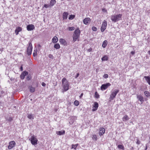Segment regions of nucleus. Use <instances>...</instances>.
<instances>
[{"instance_id": "nucleus-56", "label": "nucleus", "mask_w": 150, "mask_h": 150, "mask_svg": "<svg viewBox=\"0 0 150 150\" xmlns=\"http://www.w3.org/2000/svg\"><path fill=\"white\" fill-rule=\"evenodd\" d=\"M2 103L0 101V106H2Z\"/></svg>"}, {"instance_id": "nucleus-15", "label": "nucleus", "mask_w": 150, "mask_h": 150, "mask_svg": "<svg viewBox=\"0 0 150 150\" xmlns=\"http://www.w3.org/2000/svg\"><path fill=\"white\" fill-rule=\"evenodd\" d=\"M22 28L20 27H18L16 28L15 30V32L16 35H18L19 32L22 30Z\"/></svg>"}, {"instance_id": "nucleus-48", "label": "nucleus", "mask_w": 150, "mask_h": 150, "mask_svg": "<svg viewBox=\"0 0 150 150\" xmlns=\"http://www.w3.org/2000/svg\"><path fill=\"white\" fill-rule=\"evenodd\" d=\"M102 10L104 12H106L107 11V10L105 8H103Z\"/></svg>"}, {"instance_id": "nucleus-53", "label": "nucleus", "mask_w": 150, "mask_h": 150, "mask_svg": "<svg viewBox=\"0 0 150 150\" xmlns=\"http://www.w3.org/2000/svg\"><path fill=\"white\" fill-rule=\"evenodd\" d=\"M140 142H141L140 141H137L136 143L138 144H140Z\"/></svg>"}, {"instance_id": "nucleus-44", "label": "nucleus", "mask_w": 150, "mask_h": 150, "mask_svg": "<svg viewBox=\"0 0 150 150\" xmlns=\"http://www.w3.org/2000/svg\"><path fill=\"white\" fill-rule=\"evenodd\" d=\"M108 75L107 74H105L103 76V77L104 78L107 79L108 78Z\"/></svg>"}, {"instance_id": "nucleus-22", "label": "nucleus", "mask_w": 150, "mask_h": 150, "mask_svg": "<svg viewBox=\"0 0 150 150\" xmlns=\"http://www.w3.org/2000/svg\"><path fill=\"white\" fill-rule=\"evenodd\" d=\"M108 44V42L106 40H104L102 44V47L104 48H105Z\"/></svg>"}, {"instance_id": "nucleus-37", "label": "nucleus", "mask_w": 150, "mask_h": 150, "mask_svg": "<svg viewBox=\"0 0 150 150\" xmlns=\"http://www.w3.org/2000/svg\"><path fill=\"white\" fill-rule=\"evenodd\" d=\"M78 145V144H72V148L76 149Z\"/></svg>"}, {"instance_id": "nucleus-59", "label": "nucleus", "mask_w": 150, "mask_h": 150, "mask_svg": "<svg viewBox=\"0 0 150 150\" xmlns=\"http://www.w3.org/2000/svg\"><path fill=\"white\" fill-rule=\"evenodd\" d=\"M36 86L37 87V86H38V83H36Z\"/></svg>"}, {"instance_id": "nucleus-32", "label": "nucleus", "mask_w": 150, "mask_h": 150, "mask_svg": "<svg viewBox=\"0 0 150 150\" xmlns=\"http://www.w3.org/2000/svg\"><path fill=\"white\" fill-rule=\"evenodd\" d=\"M75 16L74 15H71L69 16L68 18L70 20H72L75 17Z\"/></svg>"}, {"instance_id": "nucleus-52", "label": "nucleus", "mask_w": 150, "mask_h": 150, "mask_svg": "<svg viewBox=\"0 0 150 150\" xmlns=\"http://www.w3.org/2000/svg\"><path fill=\"white\" fill-rule=\"evenodd\" d=\"M20 70L21 71H23V67L22 66H21L20 67Z\"/></svg>"}, {"instance_id": "nucleus-17", "label": "nucleus", "mask_w": 150, "mask_h": 150, "mask_svg": "<svg viewBox=\"0 0 150 150\" xmlns=\"http://www.w3.org/2000/svg\"><path fill=\"white\" fill-rule=\"evenodd\" d=\"M137 98L138 100L141 102H143L144 101V97L141 95H137Z\"/></svg>"}, {"instance_id": "nucleus-40", "label": "nucleus", "mask_w": 150, "mask_h": 150, "mask_svg": "<svg viewBox=\"0 0 150 150\" xmlns=\"http://www.w3.org/2000/svg\"><path fill=\"white\" fill-rule=\"evenodd\" d=\"M38 141H31V144L34 145H35L38 144Z\"/></svg>"}, {"instance_id": "nucleus-47", "label": "nucleus", "mask_w": 150, "mask_h": 150, "mask_svg": "<svg viewBox=\"0 0 150 150\" xmlns=\"http://www.w3.org/2000/svg\"><path fill=\"white\" fill-rule=\"evenodd\" d=\"M12 120V118L11 117H9L8 119V120L9 122H11Z\"/></svg>"}, {"instance_id": "nucleus-11", "label": "nucleus", "mask_w": 150, "mask_h": 150, "mask_svg": "<svg viewBox=\"0 0 150 150\" xmlns=\"http://www.w3.org/2000/svg\"><path fill=\"white\" fill-rule=\"evenodd\" d=\"M98 107V103L95 102L94 103V105L93 106V108L92 109V111H96Z\"/></svg>"}, {"instance_id": "nucleus-42", "label": "nucleus", "mask_w": 150, "mask_h": 150, "mask_svg": "<svg viewBox=\"0 0 150 150\" xmlns=\"http://www.w3.org/2000/svg\"><path fill=\"white\" fill-rule=\"evenodd\" d=\"M50 7V6L49 4H45L44 5V6H43L44 7H45V8H47Z\"/></svg>"}, {"instance_id": "nucleus-14", "label": "nucleus", "mask_w": 150, "mask_h": 150, "mask_svg": "<svg viewBox=\"0 0 150 150\" xmlns=\"http://www.w3.org/2000/svg\"><path fill=\"white\" fill-rule=\"evenodd\" d=\"M65 133V131L64 130H62L60 131H56V134L59 135H64Z\"/></svg>"}, {"instance_id": "nucleus-54", "label": "nucleus", "mask_w": 150, "mask_h": 150, "mask_svg": "<svg viewBox=\"0 0 150 150\" xmlns=\"http://www.w3.org/2000/svg\"><path fill=\"white\" fill-rule=\"evenodd\" d=\"M131 53L132 54V55H133L134 54V51H131Z\"/></svg>"}, {"instance_id": "nucleus-46", "label": "nucleus", "mask_w": 150, "mask_h": 150, "mask_svg": "<svg viewBox=\"0 0 150 150\" xmlns=\"http://www.w3.org/2000/svg\"><path fill=\"white\" fill-rule=\"evenodd\" d=\"M92 48H90L89 49H88L87 50V52H91L92 51Z\"/></svg>"}, {"instance_id": "nucleus-25", "label": "nucleus", "mask_w": 150, "mask_h": 150, "mask_svg": "<svg viewBox=\"0 0 150 150\" xmlns=\"http://www.w3.org/2000/svg\"><path fill=\"white\" fill-rule=\"evenodd\" d=\"M108 59V57L106 55H105L101 58V60L103 61H107Z\"/></svg>"}, {"instance_id": "nucleus-24", "label": "nucleus", "mask_w": 150, "mask_h": 150, "mask_svg": "<svg viewBox=\"0 0 150 150\" xmlns=\"http://www.w3.org/2000/svg\"><path fill=\"white\" fill-rule=\"evenodd\" d=\"M27 117L28 118L31 120H33L34 119L33 115L32 114H28Z\"/></svg>"}, {"instance_id": "nucleus-2", "label": "nucleus", "mask_w": 150, "mask_h": 150, "mask_svg": "<svg viewBox=\"0 0 150 150\" xmlns=\"http://www.w3.org/2000/svg\"><path fill=\"white\" fill-rule=\"evenodd\" d=\"M122 15V14L112 15L111 16V19L113 22H116L120 20H121Z\"/></svg>"}, {"instance_id": "nucleus-39", "label": "nucleus", "mask_w": 150, "mask_h": 150, "mask_svg": "<svg viewBox=\"0 0 150 150\" xmlns=\"http://www.w3.org/2000/svg\"><path fill=\"white\" fill-rule=\"evenodd\" d=\"M31 76L29 75L27 76L26 79L28 81H29L31 79Z\"/></svg>"}, {"instance_id": "nucleus-20", "label": "nucleus", "mask_w": 150, "mask_h": 150, "mask_svg": "<svg viewBox=\"0 0 150 150\" xmlns=\"http://www.w3.org/2000/svg\"><path fill=\"white\" fill-rule=\"evenodd\" d=\"M58 41V39L57 37L54 36L52 40V42L53 43H56Z\"/></svg>"}, {"instance_id": "nucleus-29", "label": "nucleus", "mask_w": 150, "mask_h": 150, "mask_svg": "<svg viewBox=\"0 0 150 150\" xmlns=\"http://www.w3.org/2000/svg\"><path fill=\"white\" fill-rule=\"evenodd\" d=\"M54 47L57 49H59L60 47V46L59 44V43H57L55 44L54 45Z\"/></svg>"}, {"instance_id": "nucleus-12", "label": "nucleus", "mask_w": 150, "mask_h": 150, "mask_svg": "<svg viewBox=\"0 0 150 150\" xmlns=\"http://www.w3.org/2000/svg\"><path fill=\"white\" fill-rule=\"evenodd\" d=\"M91 19L89 18H85L83 21V23L86 25H87L89 22H90Z\"/></svg>"}, {"instance_id": "nucleus-34", "label": "nucleus", "mask_w": 150, "mask_h": 150, "mask_svg": "<svg viewBox=\"0 0 150 150\" xmlns=\"http://www.w3.org/2000/svg\"><path fill=\"white\" fill-rule=\"evenodd\" d=\"M118 147L119 149H122V150H124V148L123 145H118Z\"/></svg>"}, {"instance_id": "nucleus-21", "label": "nucleus", "mask_w": 150, "mask_h": 150, "mask_svg": "<svg viewBox=\"0 0 150 150\" xmlns=\"http://www.w3.org/2000/svg\"><path fill=\"white\" fill-rule=\"evenodd\" d=\"M56 2L55 0H51L49 4L50 7L53 6Z\"/></svg>"}, {"instance_id": "nucleus-55", "label": "nucleus", "mask_w": 150, "mask_h": 150, "mask_svg": "<svg viewBox=\"0 0 150 150\" xmlns=\"http://www.w3.org/2000/svg\"><path fill=\"white\" fill-rule=\"evenodd\" d=\"M83 93H81L80 95V98H81V97H82L83 96Z\"/></svg>"}, {"instance_id": "nucleus-13", "label": "nucleus", "mask_w": 150, "mask_h": 150, "mask_svg": "<svg viewBox=\"0 0 150 150\" xmlns=\"http://www.w3.org/2000/svg\"><path fill=\"white\" fill-rule=\"evenodd\" d=\"M105 129L103 127H101L100 128L99 132V134L101 136L105 133Z\"/></svg>"}, {"instance_id": "nucleus-43", "label": "nucleus", "mask_w": 150, "mask_h": 150, "mask_svg": "<svg viewBox=\"0 0 150 150\" xmlns=\"http://www.w3.org/2000/svg\"><path fill=\"white\" fill-rule=\"evenodd\" d=\"M92 30L93 31H96L97 30V28L95 26H93L92 28Z\"/></svg>"}, {"instance_id": "nucleus-27", "label": "nucleus", "mask_w": 150, "mask_h": 150, "mask_svg": "<svg viewBox=\"0 0 150 150\" xmlns=\"http://www.w3.org/2000/svg\"><path fill=\"white\" fill-rule=\"evenodd\" d=\"M79 37V36L73 35V41L74 42H75L78 39Z\"/></svg>"}, {"instance_id": "nucleus-18", "label": "nucleus", "mask_w": 150, "mask_h": 150, "mask_svg": "<svg viewBox=\"0 0 150 150\" xmlns=\"http://www.w3.org/2000/svg\"><path fill=\"white\" fill-rule=\"evenodd\" d=\"M68 13L67 12H64L62 14V18L63 19H66L67 18Z\"/></svg>"}, {"instance_id": "nucleus-1", "label": "nucleus", "mask_w": 150, "mask_h": 150, "mask_svg": "<svg viewBox=\"0 0 150 150\" xmlns=\"http://www.w3.org/2000/svg\"><path fill=\"white\" fill-rule=\"evenodd\" d=\"M63 87L65 91H67L69 89V82L66 78H64L62 79Z\"/></svg>"}, {"instance_id": "nucleus-26", "label": "nucleus", "mask_w": 150, "mask_h": 150, "mask_svg": "<svg viewBox=\"0 0 150 150\" xmlns=\"http://www.w3.org/2000/svg\"><path fill=\"white\" fill-rule=\"evenodd\" d=\"M144 95L147 97H149L150 96V94L149 93L148 91H145L144 92Z\"/></svg>"}, {"instance_id": "nucleus-45", "label": "nucleus", "mask_w": 150, "mask_h": 150, "mask_svg": "<svg viewBox=\"0 0 150 150\" xmlns=\"http://www.w3.org/2000/svg\"><path fill=\"white\" fill-rule=\"evenodd\" d=\"M48 57H49V58L52 59H53V56L51 54H50L49 55Z\"/></svg>"}, {"instance_id": "nucleus-51", "label": "nucleus", "mask_w": 150, "mask_h": 150, "mask_svg": "<svg viewBox=\"0 0 150 150\" xmlns=\"http://www.w3.org/2000/svg\"><path fill=\"white\" fill-rule=\"evenodd\" d=\"M148 144H147L146 145V148H145V150H146L148 148Z\"/></svg>"}, {"instance_id": "nucleus-41", "label": "nucleus", "mask_w": 150, "mask_h": 150, "mask_svg": "<svg viewBox=\"0 0 150 150\" xmlns=\"http://www.w3.org/2000/svg\"><path fill=\"white\" fill-rule=\"evenodd\" d=\"M93 140H97V136L96 135H93L92 137Z\"/></svg>"}, {"instance_id": "nucleus-36", "label": "nucleus", "mask_w": 150, "mask_h": 150, "mask_svg": "<svg viewBox=\"0 0 150 150\" xmlns=\"http://www.w3.org/2000/svg\"><path fill=\"white\" fill-rule=\"evenodd\" d=\"M74 104L75 105L77 106L79 105V102L78 100H76L74 102Z\"/></svg>"}, {"instance_id": "nucleus-16", "label": "nucleus", "mask_w": 150, "mask_h": 150, "mask_svg": "<svg viewBox=\"0 0 150 150\" xmlns=\"http://www.w3.org/2000/svg\"><path fill=\"white\" fill-rule=\"evenodd\" d=\"M59 42L61 44L65 45L67 44L66 41L64 39L61 38L59 40Z\"/></svg>"}, {"instance_id": "nucleus-50", "label": "nucleus", "mask_w": 150, "mask_h": 150, "mask_svg": "<svg viewBox=\"0 0 150 150\" xmlns=\"http://www.w3.org/2000/svg\"><path fill=\"white\" fill-rule=\"evenodd\" d=\"M42 85L43 86H45L46 85V84L45 83L43 82L42 83Z\"/></svg>"}, {"instance_id": "nucleus-49", "label": "nucleus", "mask_w": 150, "mask_h": 150, "mask_svg": "<svg viewBox=\"0 0 150 150\" xmlns=\"http://www.w3.org/2000/svg\"><path fill=\"white\" fill-rule=\"evenodd\" d=\"M79 73H78L76 75L75 77V78H77L79 76Z\"/></svg>"}, {"instance_id": "nucleus-58", "label": "nucleus", "mask_w": 150, "mask_h": 150, "mask_svg": "<svg viewBox=\"0 0 150 150\" xmlns=\"http://www.w3.org/2000/svg\"><path fill=\"white\" fill-rule=\"evenodd\" d=\"M38 46L39 47H41V45H38Z\"/></svg>"}, {"instance_id": "nucleus-7", "label": "nucleus", "mask_w": 150, "mask_h": 150, "mask_svg": "<svg viewBox=\"0 0 150 150\" xmlns=\"http://www.w3.org/2000/svg\"><path fill=\"white\" fill-rule=\"evenodd\" d=\"M15 144L16 143L15 141H10L9 143L8 148L9 149H11L15 146Z\"/></svg>"}, {"instance_id": "nucleus-57", "label": "nucleus", "mask_w": 150, "mask_h": 150, "mask_svg": "<svg viewBox=\"0 0 150 150\" xmlns=\"http://www.w3.org/2000/svg\"><path fill=\"white\" fill-rule=\"evenodd\" d=\"M149 54L150 57V50H149L148 52Z\"/></svg>"}, {"instance_id": "nucleus-28", "label": "nucleus", "mask_w": 150, "mask_h": 150, "mask_svg": "<svg viewBox=\"0 0 150 150\" xmlns=\"http://www.w3.org/2000/svg\"><path fill=\"white\" fill-rule=\"evenodd\" d=\"M129 119V118L127 115H125V116L123 118V121H126L128 120Z\"/></svg>"}, {"instance_id": "nucleus-5", "label": "nucleus", "mask_w": 150, "mask_h": 150, "mask_svg": "<svg viewBox=\"0 0 150 150\" xmlns=\"http://www.w3.org/2000/svg\"><path fill=\"white\" fill-rule=\"evenodd\" d=\"M107 25V22L105 20H104L103 22L101 27V31L102 32H103L106 29Z\"/></svg>"}, {"instance_id": "nucleus-4", "label": "nucleus", "mask_w": 150, "mask_h": 150, "mask_svg": "<svg viewBox=\"0 0 150 150\" xmlns=\"http://www.w3.org/2000/svg\"><path fill=\"white\" fill-rule=\"evenodd\" d=\"M32 48V43L30 42H29L27 50V53L28 55H30L31 54Z\"/></svg>"}, {"instance_id": "nucleus-8", "label": "nucleus", "mask_w": 150, "mask_h": 150, "mask_svg": "<svg viewBox=\"0 0 150 150\" xmlns=\"http://www.w3.org/2000/svg\"><path fill=\"white\" fill-rule=\"evenodd\" d=\"M28 72L26 71H24L22 72L20 75V78L21 79H23L25 78V76L28 75Z\"/></svg>"}, {"instance_id": "nucleus-23", "label": "nucleus", "mask_w": 150, "mask_h": 150, "mask_svg": "<svg viewBox=\"0 0 150 150\" xmlns=\"http://www.w3.org/2000/svg\"><path fill=\"white\" fill-rule=\"evenodd\" d=\"M30 88V91L31 93H33L35 92V88L33 87L32 86L29 87Z\"/></svg>"}, {"instance_id": "nucleus-38", "label": "nucleus", "mask_w": 150, "mask_h": 150, "mask_svg": "<svg viewBox=\"0 0 150 150\" xmlns=\"http://www.w3.org/2000/svg\"><path fill=\"white\" fill-rule=\"evenodd\" d=\"M68 30L69 31H72L74 30L75 28L74 27H69L68 28Z\"/></svg>"}, {"instance_id": "nucleus-35", "label": "nucleus", "mask_w": 150, "mask_h": 150, "mask_svg": "<svg viewBox=\"0 0 150 150\" xmlns=\"http://www.w3.org/2000/svg\"><path fill=\"white\" fill-rule=\"evenodd\" d=\"M4 96V92L1 91L0 93V97H3Z\"/></svg>"}, {"instance_id": "nucleus-10", "label": "nucleus", "mask_w": 150, "mask_h": 150, "mask_svg": "<svg viewBox=\"0 0 150 150\" xmlns=\"http://www.w3.org/2000/svg\"><path fill=\"white\" fill-rule=\"evenodd\" d=\"M80 33V31L79 28H77L74 31L73 35L79 36Z\"/></svg>"}, {"instance_id": "nucleus-30", "label": "nucleus", "mask_w": 150, "mask_h": 150, "mask_svg": "<svg viewBox=\"0 0 150 150\" xmlns=\"http://www.w3.org/2000/svg\"><path fill=\"white\" fill-rule=\"evenodd\" d=\"M31 139V140L30 141H38L37 139H36V138L34 136V135H33L31 136L30 139H29V140H30Z\"/></svg>"}, {"instance_id": "nucleus-19", "label": "nucleus", "mask_w": 150, "mask_h": 150, "mask_svg": "<svg viewBox=\"0 0 150 150\" xmlns=\"http://www.w3.org/2000/svg\"><path fill=\"white\" fill-rule=\"evenodd\" d=\"M144 78L149 85H150V77L149 76H144Z\"/></svg>"}, {"instance_id": "nucleus-33", "label": "nucleus", "mask_w": 150, "mask_h": 150, "mask_svg": "<svg viewBox=\"0 0 150 150\" xmlns=\"http://www.w3.org/2000/svg\"><path fill=\"white\" fill-rule=\"evenodd\" d=\"M95 97L97 98H98L100 97V96L97 91L95 93Z\"/></svg>"}, {"instance_id": "nucleus-3", "label": "nucleus", "mask_w": 150, "mask_h": 150, "mask_svg": "<svg viewBox=\"0 0 150 150\" xmlns=\"http://www.w3.org/2000/svg\"><path fill=\"white\" fill-rule=\"evenodd\" d=\"M119 92L118 89H115L113 91L110 95V100H112L114 98H115L117 94Z\"/></svg>"}, {"instance_id": "nucleus-31", "label": "nucleus", "mask_w": 150, "mask_h": 150, "mask_svg": "<svg viewBox=\"0 0 150 150\" xmlns=\"http://www.w3.org/2000/svg\"><path fill=\"white\" fill-rule=\"evenodd\" d=\"M37 52L38 51L36 48L34 49V52L33 54V55L34 57H35L37 56Z\"/></svg>"}, {"instance_id": "nucleus-6", "label": "nucleus", "mask_w": 150, "mask_h": 150, "mask_svg": "<svg viewBox=\"0 0 150 150\" xmlns=\"http://www.w3.org/2000/svg\"><path fill=\"white\" fill-rule=\"evenodd\" d=\"M111 85V84L110 83H107L102 85L100 89L102 91L108 88Z\"/></svg>"}, {"instance_id": "nucleus-9", "label": "nucleus", "mask_w": 150, "mask_h": 150, "mask_svg": "<svg viewBox=\"0 0 150 150\" xmlns=\"http://www.w3.org/2000/svg\"><path fill=\"white\" fill-rule=\"evenodd\" d=\"M35 26L33 25L29 24L27 26V29L28 31H31L35 29Z\"/></svg>"}]
</instances>
